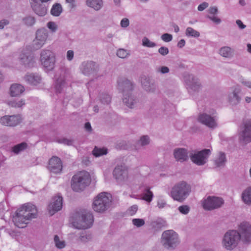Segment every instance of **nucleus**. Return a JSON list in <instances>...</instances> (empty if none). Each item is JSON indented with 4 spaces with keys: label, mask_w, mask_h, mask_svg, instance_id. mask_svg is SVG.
Here are the masks:
<instances>
[{
    "label": "nucleus",
    "mask_w": 251,
    "mask_h": 251,
    "mask_svg": "<svg viewBox=\"0 0 251 251\" xmlns=\"http://www.w3.org/2000/svg\"><path fill=\"white\" fill-rule=\"evenodd\" d=\"M61 143L66 144L67 145H71L72 143V142L71 140H69L66 139H63L61 141Z\"/></svg>",
    "instance_id": "obj_58"
},
{
    "label": "nucleus",
    "mask_w": 251,
    "mask_h": 251,
    "mask_svg": "<svg viewBox=\"0 0 251 251\" xmlns=\"http://www.w3.org/2000/svg\"><path fill=\"white\" fill-rule=\"evenodd\" d=\"M186 34L187 36H190L193 37H199L200 36V33L199 32L194 30L192 27H188L186 29Z\"/></svg>",
    "instance_id": "obj_30"
},
{
    "label": "nucleus",
    "mask_w": 251,
    "mask_h": 251,
    "mask_svg": "<svg viewBox=\"0 0 251 251\" xmlns=\"http://www.w3.org/2000/svg\"><path fill=\"white\" fill-rule=\"evenodd\" d=\"M74 57V52L71 50H69L67 51V58L68 60H71Z\"/></svg>",
    "instance_id": "obj_49"
},
{
    "label": "nucleus",
    "mask_w": 251,
    "mask_h": 251,
    "mask_svg": "<svg viewBox=\"0 0 251 251\" xmlns=\"http://www.w3.org/2000/svg\"><path fill=\"white\" fill-rule=\"evenodd\" d=\"M128 53L127 51L124 49H119L117 50V56L122 58H124L127 56Z\"/></svg>",
    "instance_id": "obj_38"
},
{
    "label": "nucleus",
    "mask_w": 251,
    "mask_h": 251,
    "mask_svg": "<svg viewBox=\"0 0 251 251\" xmlns=\"http://www.w3.org/2000/svg\"><path fill=\"white\" fill-rule=\"evenodd\" d=\"M37 216V209L36 206L31 203H26L17 210L13 221L16 226L24 228L29 221L36 218Z\"/></svg>",
    "instance_id": "obj_2"
},
{
    "label": "nucleus",
    "mask_w": 251,
    "mask_h": 251,
    "mask_svg": "<svg viewBox=\"0 0 251 251\" xmlns=\"http://www.w3.org/2000/svg\"><path fill=\"white\" fill-rule=\"evenodd\" d=\"M25 90L24 87L18 84H12L10 89V95L12 97H16L20 95Z\"/></svg>",
    "instance_id": "obj_20"
},
{
    "label": "nucleus",
    "mask_w": 251,
    "mask_h": 251,
    "mask_svg": "<svg viewBox=\"0 0 251 251\" xmlns=\"http://www.w3.org/2000/svg\"><path fill=\"white\" fill-rule=\"evenodd\" d=\"M210 153L209 149H204L191 156V160L195 163L201 165L205 163L206 160Z\"/></svg>",
    "instance_id": "obj_11"
},
{
    "label": "nucleus",
    "mask_w": 251,
    "mask_h": 251,
    "mask_svg": "<svg viewBox=\"0 0 251 251\" xmlns=\"http://www.w3.org/2000/svg\"><path fill=\"white\" fill-rule=\"evenodd\" d=\"M190 191V186L184 182L176 185L172 189L171 195L176 201H182Z\"/></svg>",
    "instance_id": "obj_4"
},
{
    "label": "nucleus",
    "mask_w": 251,
    "mask_h": 251,
    "mask_svg": "<svg viewBox=\"0 0 251 251\" xmlns=\"http://www.w3.org/2000/svg\"><path fill=\"white\" fill-rule=\"evenodd\" d=\"M245 85L246 86H247V87H249V88H251V82H246V83H245Z\"/></svg>",
    "instance_id": "obj_64"
},
{
    "label": "nucleus",
    "mask_w": 251,
    "mask_h": 251,
    "mask_svg": "<svg viewBox=\"0 0 251 251\" xmlns=\"http://www.w3.org/2000/svg\"><path fill=\"white\" fill-rule=\"evenodd\" d=\"M87 5L96 10L100 9L102 5V0H87L86 1Z\"/></svg>",
    "instance_id": "obj_22"
},
{
    "label": "nucleus",
    "mask_w": 251,
    "mask_h": 251,
    "mask_svg": "<svg viewBox=\"0 0 251 251\" xmlns=\"http://www.w3.org/2000/svg\"><path fill=\"white\" fill-rule=\"evenodd\" d=\"M185 43V40L183 39H181L178 43L177 46L179 48H182L184 46Z\"/></svg>",
    "instance_id": "obj_57"
},
{
    "label": "nucleus",
    "mask_w": 251,
    "mask_h": 251,
    "mask_svg": "<svg viewBox=\"0 0 251 251\" xmlns=\"http://www.w3.org/2000/svg\"><path fill=\"white\" fill-rule=\"evenodd\" d=\"M160 71L162 73L165 74L169 72V69L167 67L163 66L160 68Z\"/></svg>",
    "instance_id": "obj_55"
},
{
    "label": "nucleus",
    "mask_w": 251,
    "mask_h": 251,
    "mask_svg": "<svg viewBox=\"0 0 251 251\" xmlns=\"http://www.w3.org/2000/svg\"><path fill=\"white\" fill-rule=\"evenodd\" d=\"M27 147V144L25 143H22L21 144H18L16 146H15L12 148V151L16 153H18L20 151H23L25 149H26Z\"/></svg>",
    "instance_id": "obj_29"
},
{
    "label": "nucleus",
    "mask_w": 251,
    "mask_h": 251,
    "mask_svg": "<svg viewBox=\"0 0 251 251\" xmlns=\"http://www.w3.org/2000/svg\"><path fill=\"white\" fill-rule=\"evenodd\" d=\"M49 169L54 173H58L62 171V165L60 159L56 156L52 157L49 163Z\"/></svg>",
    "instance_id": "obj_16"
},
{
    "label": "nucleus",
    "mask_w": 251,
    "mask_h": 251,
    "mask_svg": "<svg viewBox=\"0 0 251 251\" xmlns=\"http://www.w3.org/2000/svg\"><path fill=\"white\" fill-rule=\"evenodd\" d=\"M123 101L128 107L132 108V105L134 104V100L132 99L131 96H128L127 99L126 97V95H124Z\"/></svg>",
    "instance_id": "obj_33"
},
{
    "label": "nucleus",
    "mask_w": 251,
    "mask_h": 251,
    "mask_svg": "<svg viewBox=\"0 0 251 251\" xmlns=\"http://www.w3.org/2000/svg\"><path fill=\"white\" fill-rule=\"evenodd\" d=\"M161 39L164 41L168 42L172 40V36L168 33H164L161 36Z\"/></svg>",
    "instance_id": "obj_45"
},
{
    "label": "nucleus",
    "mask_w": 251,
    "mask_h": 251,
    "mask_svg": "<svg viewBox=\"0 0 251 251\" xmlns=\"http://www.w3.org/2000/svg\"><path fill=\"white\" fill-rule=\"evenodd\" d=\"M91 182L90 174L87 171H80L75 174L71 180V187L75 192L83 191Z\"/></svg>",
    "instance_id": "obj_3"
},
{
    "label": "nucleus",
    "mask_w": 251,
    "mask_h": 251,
    "mask_svg": "<svg viewBox=\"0 0 251 251\" xmlns=\"http://www.w3.org/2000/svg\"><path fill=\"white\" fill-rule=\"evenodd\" d=\"M178 210L182 214H186L189 211V207L187 205H182L178 207Z\"/></svg>",
    "instance_id": "obj_42"
},
{
    "label": "nucleus",
    "mask_w": 251,
    "mask_h": 251,
    "mask_svg": "<svg viewBox=\"0 0 251 251\" xmlns=\"http://www.w3.org/2000/svg\"><path fill=\"white\" fill-rule=\"evenodd\" d=\"M34 3L31 2V6L35 12L40 16H44L47 13V9L42 5L38 4L37 1L33 0Z\"/></svg>",
    "instance_id": "obj_19"
},
{
    "label": "nucleus",
    "mask_w": 251,
    "mask_h": 251,
    "mask_svg": "<svg viewBox=\"0 0 251 251\" xmlns=\"http://www.w3.org/2000/svg\"><path fill=\"white\" fill-rule=\"evenodd\" d=\"M140 142L142 146L148 144L150 142L149 137L148 136H143L140 139Z\"/></svg>",
    "instance_id": "obj_44"
},
{
    "label": "nucleus",
    "mask_w": 251,
    "mask_h": 251,
    "mask_svg": "<svg viewBox=\"0 0 251 251\" xmlns=\"http://www.w3.org/2000/svg\"><path fill=\"white\" fill-rule=\"evenodd\" d=\"M142 45L143 46L149 48H153L155 46V44L151 41L147 37H144L142 40Z\"/></svg>",
    "instance_id": "obj_32"
},
{
    "label": "nucleus",
    "mask_w": 251,
    "mask_h": 251,
    "mask_svg": "<svg viewBox=\"0 0 251 251\" xmlns=\"http://www.w3.org/2000/svg\"><path fill=\"white\" fill-rule=\"evenodd\" d=\"M62 12V7L60 4L56 3L54 4L51 10V14L54 16H58Z\"/></svg>",
    "instance_id": "obj_26"
},
{
    "label": "nucleus",
    "mask_w": 251,
    "mask_h": 251,
    "mask_svg": "<svg viewBox=\"0 0 251 251\" xmlns=\"http://www.w3.org/2000/svg\"><path fill=\"white\" fill-rule=\"evenodd\" d=\"M118 84L119 85L121 84V85L124 86L126 90L131 91L133 89V85L128 80H126L123 82H118Z\"/></svg>",
    "instance_id": "obj_31"
},
{
    "label": "nucleus",
    "mask_w": 251,
    "mask_h": 251,
    "mask_svg": "<svg viewBox=\"0 0 251 251\" xmlns=\"http://www.w3.org/2000/svg\"><path fill=\"white\" fill-rule=\"evenodd\" d=\"M94 222L93 215L90 212L84 211L79 216V220L73 222V226L76 228L86 229L90 227Z\"/></svg>",
    "instance_id": "obj_6"
},
{
    "label": "nucleus",
    "mask_w": 251,
    "mask_h": 251,
    "mask_svg": "<svg viewBox=\"0 0 251 251\" xmlns=\"http://www.w3.org/2000/svg\"><path fill=\"white\" fill-rule=\"evenodd\" d=\"M175 158L180 162L186 160L188 158V153L185 149H178L174 151Z\"/></svg>",
    "instance_id": "obj_18"
},
{
    "label": "nucleus",
    "mask_w": 251,
    "mask_h": 251,
    "mask_svg": "<svg viewBox=\"0 0 251 251\" xmlns=\"http://www.w3.org/2000/svg\"><path fill=\"white\" fill-rule=\"evenodd\" d=\"M208 6V4L206 2H203L200 4L198 7L199 11H201L207 8Z\"/></svg>",
    "instance_id": "obj_47"
},
{
    "label": "nucleus",
    "mask_w": 251,
    "mask_h": 251,
    "mask_svg": "<svg viewBox=\"0 0 251 251\" xmlns=\"http://www.w3.org/2000/svg\"><path fill=\"white\" fill-rule=\"evenodd\" d=\"M129 25V20L127 18H124L121 22V25L123 27H126Z\"/></svg>",
    "instance_id": "obj_48"
},
{
    "label": "nucleus",
    "mask_w": 251,
    "mask_h": 251,
    "mask_svg": "<svg viewBox=\"0 0 251 251\" xmlns=\"http://www.w3.org/2000/svg\"><path fill=\"white\" fill-rule=\"evenodd\" d=\"M208 18L212 21L213 22L215 23L216 24H219L221 22V20L216 17L213 16V17H209L208 16Z\"/></svg>",
    "instance_id": "obj_51"
},
{
    "label": "nucleus",
    "mask_w": 251,
    "mask_h": 251,
    "mask_svg": "<svg viewBox=\"0 0 251 251\" xmlns=\"http://www.w3.org/2000/svg\"><path fill=\"white\" fill-rule=\"evenodd\" d=\"M223 202V200L221 198L209 196L203 201L202 206L204 209L210 210L220 207Z\"/></svg>",
    "instance_id": "obj_9"
},
{
    "label": "nucleus",
    "mask_w": 251,
    "mask_h": 251,
    "mask_svg": "<svg viewBox=\"0 0 251 251\" xmlns=\"http://www.w3.org/2000/svg\"><path fill=\"white\" fill-rule=\"evenodd\" d=\"M158 52L162 55H167L169 53L168 49L165 47H162L158 50Z\"/></svg>",
    "instance_id": "obj_46"
},
{
    "label": "nucleus",
    "mask_w": 251,
    "mask_h": 251,
    "mask_svg": "<svg viewBox=\"0 0 251 251\" xmlns=\"http://www.w3.org/2000/svg\"><path fill=\"white\" fill-rule=\"evenodd\" d=\"M64 84H65V82L64 81L60 82H59V80H57V85L56 86V88L57 90L59 92H60V90H59V88H58V87H61L62 86H64Z\"/></svg>",
    "instance_id": "obj_56"
},
{
    "label": "nucleus",
    "mask_w": 251,
    "mask_h": 251,
    "mask_svg": "<svg viewBox=\"0 0 251 251\" xmlns=\"http://www.w3.org/2000/svg\"><path fill=\"white\" fill-rule=\"evenodd\" d=\"M9 22L6 20H2L0 21V29H2L4 26L8 25Z\"/></svg>",
    "instance_id": "obj_52"
},
{
    "label": "nucleus",
    "mask_w": 251,
    "mask_h": 251,
    "mask_svg": "<svg viewBox=\"0 0 251 251\" xmlns=\"http://www.w3.org/2000/svg\"><path fill=\"white\" fill-rule=\"evenodd\" d=\"M162 242L166 248H174L178 243V235L172 230L164 231L162 235Z\"/></svg>",
    "instance_id": "obj_7"
},
{
    "label": "nucleus",
    "mask_w": 251,
    "mask_h": 251,
    "mask_svg": "<svg viewBox=\"0 0 251 251\" xmlns=\"http://www.w3.org/2000/svg\"><path fill=\"white\" fill-rule=\"evenodd\" d=\"M132 223L137 227H140L145 224V221L141 219H134L132 220Z\"/></svg>",
    "instance_id": "obj_37"
},
{
    "label": "nucleus",
    "mask_w": 251,
    "mask_h": 251,
    "mask_svg": "<svg viewBox=\"0 0 251 251\" xmlns=\"http://www.w3.org/2000/svg\"><path fill=\"white\" fill-rule=\"evenodd\" d=\"M111 202L108 194L105 192L101 193L94 201L93 209L98 212H103L107 209Z\"/></svg>",
    "instance_id": "obj_5"
},
{
    "label": "nucleus",
    "mask_w": 251,
    "mask_h": 251,
    "mask_svg": "<svg viewBox=\"0 0 251 251\" xmlns=\"http://www.w3.org/2000/svg\"><path fill=\"white\" fill-rule=\"evenodd\" d=\"M219 53L222 56L227 57L231 54V49L229 47H225L220 49Z\"/></svg>",
    "instance_id": "obj_28"
},
{
    "label": "nucleus",
    "mask_w": 251,
    "mask_h": 251,
    "mask_svg": "<svg viewBox=\"0 0 251 251\" xmlns=\"http://www.w3.org/2000/svg\"><path fill=\"white\" fill-rule=\"evenodd\" d=\"M239 139L243 144H247L251 141V121L246 122L243 129L239 134Z\"/></svg>",
    "instance_id": "obj_10"
},
{
    "label": "nucleus",
    "mask_w": 251,
    "mask_h": 251,
    "mask_svg": "<svg viewBox=\"0 0 251 251\" xmlns=\"http://www.w3.org/2000/svg\"><path fill=\"white\" fill-rule=\"evenodd\" d=\"M85 129L88 131H91V126L90 123L87 122L85 125Z\"/></svg>",
    "instance_id": "obj_59"
},
{
    "label": "nucleus",
    "mask_w": 251,
    "mask_h": 251,
    "mask_svg": "<svg viewBox=\"0 0 251 251\" xmlns=\"http://www.w3.org/2000/svg\"><path fill=\"white\" fill-rule=\"evenodd\" d=\"M226 161V155L224 153L219 152L218 157L216 159L215 162L217 167H220L224 165Z\"/></svg>",
    "instance_id": "obj_24"
},
{
    "label": "nucleus",
    "mask_w": 251,
    "mask_h": 251,
    "mask_svg": "<svg viewBox=\"0 0 251 251\" xmlns=\"http://www.w3.org/2000/svg\"><path fill=\"white\" fill-rule=\"evenodd\" d=\"M189 77L190 78H192V83L191 84L190 83H189L188 81H187V79L186 80V83H187V84L188 86H189L190 87V88L191 89L195 90H196V88H195L196 86H195V85L199 86V84H198V82H195V79L193 77H192V76L189 75Z\"/></svg>",
    "instance_id": "obj_36"
},
{
    "label": "nucleus",
    "mask_w": 251,
    "mask_h": 251,
    "mask_svg": "<svg viewBox=\"0 0 251 251\" xmlns=\"http://www.w3.org/2000/svg\"><path fill=\"white\" fill-rule=\"evenodd\" d=\"M198 120L200 122L210 128H214L217 126L215 119L206 114L200 115Z\"/></svg>",
    "instance_id": "obj_17"
},
{
    "label": "nucleus",
    "mask_w": 251,
    "mask_h": 251,
    "mask_svg": "<svg viewBox=\"0 0 251 251\" xmlns=\"http://www.w3.org/2000/svg\"><path fill=\"white\" fill-rule=\"evenodd\" d=\"M174 29H175V31L176 32H178L179 31V27L177 25H175L174 26Z\"/></svg>",
    "instance_id": "obj_61"
},
{
    "label": "nucleus",
    "mask_w": 251,
    "mask_h": 251,
    "mask_svg": "<svg viewBox=\"0 0 251 251\" xmlns=\"http://www.w3.org/2000/svg\"><path fill=\"white\" fill-rule=\"evenodd\" d=\"M113 175L117 181H125L128 177L127 169L125 166H118L114 170Z\"/></svg>",
    "instance_id": "obj_15"
},
{
    "label": "nucleus",
    "mask_w": 251,
    "mask_h": 251,
    "mask_svg": "<svg viewBox=\"0 0 251 251\" xmlns=\"http://www.w3.org/2000/svg\"><path fill=\"white\" fill-rule=\"evenodd\" d=\"M55 245L57 248L62 249L65 247V244L64 241H61L59 240V237L57 235H55L54 238Z\"/></svg>",
    "instance_id": "obj_34"
},
{
    "label": "nucleus",
    "mask_w": 251,
    "mask_h": 251,
    "mask_svg": "<svg viewBox=\"0 0 251 251\" xmlns=\"http://www.w3.org/2000/svg\"><path fill=\"white\" fill-rule=\"evenodd\" d=\"M238 93V91L236 92V91H234L233 93V99H235L236 102H233L234 104H235L236 102H238L240 100V98L237 96V93Z\"/></svg>",
    "instance_id": "obj_50"
},
{
    "label": "nucleus",
    "mask_w": 251,
    "mask_h": 251,
    "mask_svg": "<svg viewBox=\"0 0 251 251\" xmlns=\"http://www.w3.org/2000/svg\"><path fill=\"white\" fill-rule=\"evenodd\" d=\"M240 233L236 230L227 232L223 239V244L227 250L234 248L240 239L245 242L251 241V225L247 222L241 223L239 226Z\"/></svg>",
    "instance_id": "obj_1"
},
{
    "label": "nucleus",
    "mask_w": 251,
    "mask_h": 251,
    "mask_svg": "<svg viewBox=\"0 0 251 251\" xmlns=\"http://www.w3.org/2000/svg\"><path fill=\"white\" fill-rule=\"evenodd\" d=\"M62 197L60 196L54 197L48 206V211L50 215L61 209L62 207Z\"/></svg>",
    "instance_id": "obj_13"
},
{
    "label": "nucleus",
    "mask_w": 251,
    "mask_h": 251,
    "mask_svg": "<svg viewBox=\"0 0 251 251\" xmlns=\"http://www.w3.org/2000/svg\"><path fill=\"white\" fill-rule=\"evenodd\" d=\"M101 102L105 104H108L111 101V97L107 94H103L101 97Z\"/></svg>",
    "instance_id": "obj_39"
},
{
    "label": "nucleus",
    "mask_w": 251,
    "mask_h": 251,
    "mask_svg": "<svg viewBox=\"0 0 251 251\" xmlns=\"http://www.w3.org/2000/svg\"><path fill=\"white\" fill-rule=\"evenodd\" d=\"M48 34L45 29H39L36 32V38L33 41L34 48L38 50L45 43Z\"/></svg>",
    "instance_id": "obj_12"
},
{
    "label": "nucleus",
    "mask_w": 251,
    "mask_h": 251,
    "mask_svg": "<svg viewBox=\"0 0 251 251\" xmlns=\"http://www.w3.org/2000/svg\"><path fill=\"white\" fill-rule=\"evenodd\" d=\"M208 12L210 14H214L218 12V9L216 7H211L208 9Z\"/></svg>",
    "instance_id": "obj_53"
},
{
    "label": "nucleus",
    "mask_w": 251,
    "mask_h": 251,
    "mask_svg": "<svg viewBox=\"0 0 251 251\" xmlns=\"http://www.w3.org/2000/svg\"><path fill=\"white\" fill-rule=\"evenodd\" d=\"M245 100L247 103H249L251 101V98L247 97L245 99Z\"/></svg>",
    "instance_id": "obj_62"
},
{
    "label": "nucleus",
    "mask_w": 251,
    "mask_h": 251,
    "mask_svg": "<svg viewBox=\"0 0 251 251\" xmlns=\"http://www.w3.org/2000/svg\"><path fill=\"white\" fill-rule=\"evenodd\" d=\"M25 103V100H21L18 101H11L9 102V105L13 107H20Z\"/></svg>",
    "instance_id": "obj_35"
},
{
    "label": "nucleus",
    "mask_w": 251,
    "mask_h": 251,
    "mask_svg": "<svg viewBox=\"0 0 251 251\" xmlns=\"http://www.w3.org/2000/svg\"><path fill=\"white\" fill-rule=\"evenodd\" d=\"M153 193L150 191L149 188H147L142 194V199L150 202L152 201Z\"/></svg>",
    "instance_id": "obj_25"
},
{
    "label": "nucleus",
    "mask_w": 251,
    "mask_h": 251,
    "mask_svg": "<svg viewBox=\"0 0 251 251\" xmlns=\"http://www.w3.org/2000/svg\"><path fill=\"white\" fill-rule=\"evenodd\" d=\"M242 198L245 203L251 204V187H248L243 192Z\"/></svg>",
    "instance_id": "obj_23"
},
{
    "label": "nucleus",
    "mask_w": 251,
    "mask_h": 251,
    "mask_svg": "<svg viewBox=\"0 0 251 251\" xmlns=\"http://www.w3.org/2000/svg\"><path fill=\"white\" fill-rule=\"evenodd\" d=\"M91 238V236L90 234H87L85 232H83L80 236V240L82 242H86L88 240H90Z\"/></svg>",
    "instance_id": "obj_41"
},
{
    "label": "nucleus",
    "mask_w": 251,
    "mask_h": 251,
    "mask_svg": "<svg viewBox=\"0 0 251 251\" xmlns=\"http://www.w3.org/2000/svg\"><path fill=\"white\" fill-rule=\"evenodd\" d=\"M40 60L43 66L48 70H51L54 67L55 55L50 50H43L40 54Z\"/></svg>",
    "instance_id": "obj_8"
},
{
    "label": "nucleus",
    "mask_w": 251,
    "mask_h": 251,
    "mask_svg": "<svg viewBox=\"0 0 251 251\" xmlns=\"http://www.w3.org/2000/svg\"><path fill=\"white\" fill-rule=\"evenodd\" d=\"M25 79L26 81L31 84L36 85L40 82L41 78L37 75L30 74L26 75L25 76Z\"/></svg>",
    "instance_id": "obj_21"
},
{
    "label": "nucleus",
    "mask_w": 251,
    "mask_h": 251,
    "mask_svg": "<svg viewBox=\"0 0 251 251\" xmlns=\"http://www.w3.org/2000/svg\"><path fill=\"white\" fill-rule=\"evenodd\" d=\"M48 27L52 32H54L57 29V26L55 23L50 22L47 25Z\"/></svg>",
    "instance_id": "obj_43"
},
{
    "label": "nucleus",
    "mask_w": 251,
    "mask_h": 251,
    "mask_svg": "<svg viewBox=\"0 0 251 251\" xmlns=\"http://www.w3.org/2000/svg\"><path fill=\"white\" fill-rule=\"evenodd\" d=\"M137 207L136 206H133L131 207V209L133 211V213L131 214H134L135 212H136L137 210Z\"/></svg>",
    "instance_id": "obj_60"
},
{
    "label": "nucleus",
    "mask_w": 251,
    "mask_h": 251,
    "mask_svg": "<svg viewBox=\"0 0 251 251\" xmlns=\"http://www.w3.org/2000/svg\"><path fill=\"white\" fill-rule=\"evenodd\" d=\"M25 24L27 25H32L35 23V19L32 17H28L24 19Z\"/></svg>",
    "instance_id": "obj_40"
},
{
    "label": "nucleus",
    "mask_w": 251,
    "mask_h": 251,
    "mask_svg": "<svg viewBox=\"0 0 251 251\" xmlns=\"http://www.w3.org/2000/svg\"><path fill=\"white\" fill-rule=\"evenodd\" d=\"M236 24L241 29H244L246 27V25H244L242 21L240 20H237L236 21Z\"/></svg>",
    "instance_id": "obj_54"
},
{
    "label": "nucleus",
    "mask_w": 251,
    "mask_h": 251,
    "mask_svg": "<svg viewBox=\"0 0 251 251\" xmlns=\"http://www.w3.org/2000/svg\"><path fill=\"white\" fill-rule=\"evenodd\" d=\"M21 120L20 115L4 116L0 119V123L3 126H14L19 124Z\"/></svg>",
    "instance_id": "obj_14"
},
{
    "label": "nucleus",
    "mask_w": 251,
    "mask_h": 251,
    "mask_svg": "<svg viewBox=\"0 0 251 251\" xmlns=\"http://www.w3.org/2000/svg\"><path fill=\"white\" fill-rule=\"evenodd\" d=\"M107 150L105 148H98L95 147L93 151V154L96 157H98L107 153Z\"/></svg>",
    "instance_id": "obj_27"
},
{
    "label": "nucleus",
    "mask_w": 251,
    "mask_h": 251,
    "mask_svg": "<svg viewBox=\"0 0 251 251\" xmlns=\"http://www.w3.org/2000/svg\"><path fill=\"white\" fill-rule=\"evenodd\" d=\"M247 47L248 51L251 52V44H248Z\"/></svg>",
    "instance_id": "obj_63"
}]
</instances>
